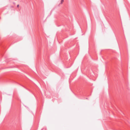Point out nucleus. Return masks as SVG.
<instances>
[{
  "instance_id": "nucleus-3",
  "label": "nucleus",
  "mask_w": 130,
  "mask_h": 130,
  "mask_svg": "<svg viewBox=\"0 0 130 130\" xmlns=\"http://www.w3.org/2000/svg\"><path fill=\"white\" fill-rule=\"evenodd\" d=\"M43 130V129H41V130Z\"/></svg>"
},
{
  "instance_id": "nucleus-1",
  "label": "nucleus",
  "mask_w": 130,
  "mask_h": 130,
  "mask_svg": "<svg viewBox=\"0 0 130 130\" xmlns=\"http://www.w3.org/2000/svg\"><path fill=\"white\" fill-rule=\"evenodd\" d=\"M63 2V0H61V3L62 4Z\"/></svg>"
},
{
  "instance_id": "nucleus-2",
  "label": "nucleus",
  "mask_w": 130,
  "mask_h": 130,
  "mask_svg": "<svg viewBox=\"0 0 130 130\" xmlns=\"http://www.w3.org/2000/svg\"><path fill=\"white\" fill-rule=\"evenodd\" d=\"M19 5H18L17 6V7H19Z\"/></svg>"
}]
</instances>
